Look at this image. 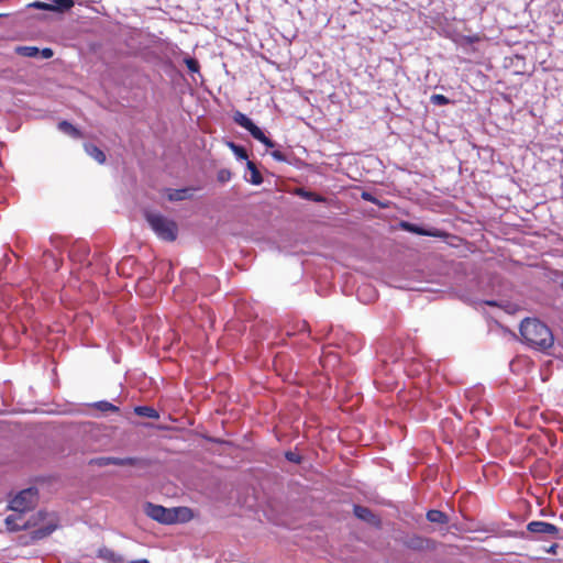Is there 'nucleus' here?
I'll return each mask as SVG.
<instances>
[{
    "label": "nucleus",
    "mask_w": 563,
    "mask_h": 563,
    "mask_svg": "<svg viewBox=\"0 0 563 563\" xmlns=\"http://www.w3.org/2000/svg\"><path fill=\"white\" fill-rule=\"evenodd\" d=\"M21 515H10L5 518V527L9 531H20L31 528H36L31 532L32 540H41L53 533L58 526V519L55 514L46 511H38L35 516L24 521L22 525L18 523Z\"/></svg>",
    "instance_id": "f257e3e1"
},
{
    "label": "nucleus",
    "mask_w": 563,
    "mask_h": 563,
    "mask_svg": "<svg viewBox=\"0 0 563 563\" xmlns=\"http://www.w3.org/2000/svg\"><path fill=\"white\" fill-rule=\"evenodd\" d=\"M520 334L527 344L538 350H547L554 342L550 328L538 319H525L520 324Z\"/></svg>",
    "instance_id": "f03ea898"
},
{
    "label": "nucleus",
    "mask_w": 563,
    "mask_h": 563,
    "mask_svg": "<svg viewBox=\"0 0 563 563\" xmlns=\"http://www.w3.org/2000/svg\"><path fill=\"white\" fill-rule=\"evenodd\" d=\"M144 217L161 240L174 242L177 239L178 225L174 220L152 211H146Z\"/></svg>",
    "instance_id": "7ed1b4c3"
},
{
    "label": "nucleus",
    "mask_w": 563,
    "mask_h": 563,
    "mask_svg": "<svg viewBox=\"0 0 563 563\" xmlns=\"http://www.w3.org/2000/svg\"><path fill=\"white\" fill-rule=\"evenodd\" d=\"M187 508H165L161 505H154L147 503L145 505V514L153 520L164 523L172 525L179 520L180 514H187Z\"/></svg>",
    "instance_id": "20e7f679"
},
{
    "label": "nucleus",
    "mask_w": 563,
    "mask_h": 563,
    "mask_svg": "<svg viewBox=\"0 0 563 563\" xmlns=\"http://www.w3.org/2000/svg\"><path fill=\"white\" fill-rule=\"evenodd\" d=\"M36 503L37 489L30 487L21 490L18 495H15V497L10 501L9 508L15 512L23 514L33 509Z\"/></svg>",
    "instance_id": "39448f33"
},
{
    "label": "nucleus",
    "mask_w": 563,
    "mask_h": 563,
    "mask_svg": "<svg viewBox=\"0 0 563 563\" xmlns=\"http://www.w3.org/2000/svg\"><path fill=\"white\" fill-rule=\"evenodd\" d=\"M233 121L244 128L245 130H247L250 132V134L255 139L257 140L258 142L263 143L266 147H274L275 146V143L268 139L264 132L249 118L246 117L244 113L240 112V111H236L234 114H233Z\"/></svg>",
    "instance_id": "423d86ee"
},
{
    "label": "nucleus",
    "mask_w": 563,
    "mask_h": 563,
    "mask_svg": "<svg viewBox=\"0 0 563 563\" xmlns=\"http://www.w3.org/2000/svg\"><path fill=\"white\" fill-rule=\"evenodd\" d=\"M52 3H46L42 1H34L30 3L27 7L38 10H45V11H67L74 7L73 0H52Z\"/></svg>",
    "instance_id": "0eeeda50"
},
{
    "label": "nucleus",
    "mask_w": 563,
    "mask_h": 563,
    "mask_svg": "<svg viewBox=\"0 0 563 563\" xmlns=\"http://www.w3.org/2000/svg\"><path fill=\"white\" fill-rule=\"evenodd\" d=\"M401 227L406 231L415 233V234H418V235L432 236V238H445V236H448V233L442 231V230H439V229H424L422 227H419V225H417L415 223H410V222H402Z\"/></svg>",
    "instance_id": "6e6552de"
},
{
    "label": "nucleus",
    "mask_w": 563,
    "mask_h": 563,
    "mask_svg": "<svg viewBox=\"0 0 563 563\" xmlns=\"http://www.w3.org/2000/svg\"><path fill=\"white\" fill-rule=\"evenodd\" d=\"M353 512L355 517L375 526L376 528H379L382 526L380 518L367 507L355 505L353 508Z\"/></svg>",
    "instance_id": "1a4fd4ad"
},
{
    "label": "nucleus",
    "mask_w": 563,
    "mask_h": 563,
    "mask_svg": "<svg viewBox=\"0 0 563 563\" xmlns=\"http://www.w3.org/2000/svg\"><path fill=\"white\" fill-rule=\"evenodd\" d=\"M528 531L540 534L558 536L559 528L545 521H531L527 526Z\"/></svg>",
    "instance_id": "9d476101"
},
{
    "label": "nucleus",
    "mask_w": 563,
    "mask_h": 563,
    "mask_svg": "<svg viewBox=\"0 0 563 563\" xmlns=\"http://www.w3.org/2000/svg\"><path fill=\"white\" fill-rule=\"evenodd\" d=\"M429 539L413 534L404 541V545L408 549L421 551L428 548Z\"/></svg>",
    "instance_id": "9b49d317"
},
{
    "label": "nucleus",
    "mask_w": 563,
    "mask_h": 563,
    "mask_svg": "<svg viewBox=\"0 0 563 563\" xmlns=\"http://www.w3.org/2000/svg\"><path fill=\"white\" fill-rule=\"evenodd\" d=\"M85 151L86 153L92 157L96 162H98L99 164H103L106 163V154L104 152L99 148L98 146H96L95 144H91V143H87L85 144Z\"/></svg>",
    "instance_id": "f8f14e48"
},
{
    "label": "nucleus",
    "mask_w": 563,
    "mask_h": 563,
    "mask_svg": "<svg viewBox=\"0 0 563 563\" xmlns=\"http://www.w3.org/2000/svg\"><path fill=\"white\" fill-rule=\"evenodd\" d=\"M98 558L103 559L111 563H123L124 559L121 554L115 553L109 548H102L98 551Z\"/></svg>",
    "instance_id": "ddd939ff"
},
{
    "label": "nucleus",
    "mask_w": 563,
    "mask_h": 563,
    "mask_svg": "<svg viewBox=\"0 0 563 563\" xmlns=\"http://www.w3.org/2000/svg\"><path fill=\"white\" fill-rule=\"evenodd\" d=\"M426 517H427V520L432 523L446 525L449 522L448 515L438 509L429 510L427 512Z\"/></svg>",
    "instance_id": "4468645a"
},
{
    "label": "nucleus",
    "mask_w": 563,
    "mask_h": 563,
    "mask_svg": "<svg viewBox=\"0 0 563 563\" xmlns=\"http://www.w3.org/2000/svg\"><path fill=\"white\" fill-rule=\"evenodd\" d=\"M134 413L140 417H145L150 419H158L159 413L156 409L150 406H136L134 408Z\"/></svg>",
    "instance_id": "2eb2a0df"
},
{
    "label": "nucleus",
    "mask_w": 563,
    "mask_h": 563,
    "mask_svg": "<svg viewBox=\"0 0 563 563\" xmlns=\"http://www.w3.org/2000/svg\"><path fill=\"white\" fill-rule=\"evenodd\" d=\"M246 167L251 173V177L247 180L253 185H261L263 183V177L256 165L252 161H247Z\"/></svg>",
    "instance_id": "dca6fc26"
},
{
    "label": "nucleus",
    "mask_w": 563,
    "mask_h": 563,
    "mask_svg": "<svg viewBox=\"0 0 563 563\" xmlns=\"http://www.w3.org/2000/svg\"><path fill=\"white\" fill-rule=\"evenodd\" d=\"M58 129L62 132L73 136L75 139L81 137V132L77 128H75L71 123H69L68 121H60L58 123Z\"/></svg>",
    "instance_id": "f3484780"
},
{
    "label": "nucleus",
    "mask_w": 563,
    "mask_h": 563,
    "mask_svg": "<svg viewBox=\"0 0 563 563\" xmlns=\"http://www.w3.org/2000/svg\"><path fill=\"white\" fill-rule=\"evenodd\" d=\"M141 462L137 457H113L110 456V464L119 465V466H136Z\"/></svg>",
    "instance_id": "a211bd4d"
},
{
    "label": "nucleus",
    "mask_w": 563,
    "mask_h": 563,
    "mask_svg": "<svg viewBox=\"0 0 563 563\" xmlns=\"http://www.w3.org/2000/svg\"><path fill=\"white\" fill-rule=\"evenodd\" d=\"M15 52L24 57H36L40 54V48L36 46H18Z\"/></svg>",
    "instance_id": "6ab92c4d"
},
{
    "label": "nucleus",
    "mask_w": 563,
    "mask_h": 563,
    "mask_svg": "<svg viewBox=\"0 0 563 563\" xmlns=\"http://www.w3.org/2000/svg\"><path fill=\"white\" fill-rule=\"evenodd\" d=\"M93 408H96L102 412H106V411L119 412V410H120L119 407H117L113 404L106 401V400L95 402Z\"/></svg>",
    "instance_id": "aec40b11"
},
{
    "label": "nucleus",
    "mask_w": 563,
    "mask_h": 563,
    "mask_svg": "<svg viewBox=\"0 0 563 563\" xmlns=\"http://www.w3.org/2000/svg\"><path fill=\"white\" fill-rule=\"evenodd\" d=\"M301 197L316 201V202H324L325 198L319 194H316L313 191H306L303 189H300L298 192Z\"/></svg>",
    "instance_id": "412c9836"
},
{
    "label": "nucleus",
    "mask_w": 563,
    "mask_h": 563,
    "mask_svg": "<svg viewBox=\"0 0 563 563\" xmlns=\"http://www.w3.org/2000/svg\"><path fill=\"white\" fill-rule=\"evenodd\" d=\"M229 146L233 151V153L235 154V156L238 158H240V159H247L249 158L247 152H246V150L243 146L236 145L233 142H230Z\"/></svg>",
    "instance_id": "4be33fe9"
},
{
    "label": "nucleus",
    "mask_w": 563,
    "mask_h": 563,
    "mask_svg": "<svg viewBox=\"0 0 563 563\" xmlns=\"http://www.w3.org/2000/svg\"><path fill=\"white\" fill-rule=\"evenodd\" d=\"M365 292H368V294H369V296H368V301H369V300H373V299H375V298H376V292H375V290L372 288V286H371V285H363V286H361V287L357 289V297H358L360 299H363V295H364Z\"/></svg>",
    "instance_id": "5701e85b"
},
{
    "label": "nucleus",
    "mask_w": 563,
    "mask_h": 563,
    "mask_svg": "<svg viewBox=\"0 0 563 563\" xmlns=\"http://www.w3.org/2000/svg\"><path fill=\"white\" fill-rule=\"evenodd\" d=\"M187 68L189 71L191 73H199L200 70V65H199V62L196 59V58H192V57H186L184 59Z\"/></svg>",
    "instance_id": "b1692460"
},
{
    "label": "nucleus",
    "mask_w": 563,
    "mask_h": 563,
    "mask_svg": "<svg viewBox=\"0 0 563 563\" xmlns=\"http://www.w3.org/2000/svg\"><path fill=\"white\" fill-rule=\"evenodd\" d=\"M430 100L433 104H438V106H445V104L450 103L449 98L445 97L444 95H432Z\"/></svg>",
    "instance_id": "393cba45"
},
{
    "label": "nucleus",
    "mask_w": 563,
    "mask_h": 563,
    "mask_svg": "<svg viewBox=\"0 0 563 563\" xmlns=\"http://www.w3.org/2000/svg\"><path fill=\"white\" fill-rule=\"evenodd\" d=\"M232 177V174L229 169L227 168H223V169H220L217 174V179L220 181V183H227L231 179Z\"/></svg>",
    "instance_id": "a878e982"
},
{
    "label": "nucleus",
    "mask_w": 563,
    "mask_h": 563,
    "mask_svg": "<svg viewBox=\"0 0 563 563\" xmlns=\"http://www.w3.org/2000/svg\"><path fill=\"white\" fill-rule=\"evenodd\" d=\"M91 463L98 466H107L110 465V456H101L91 461Z\"/></svg>",
    "instance_id": "bb28decb"
},
{
    "label": "nucleus",
    "mask_w": 563,
    "mask_h": 563,
    "mask_svg": "<svg viewBox=\"0 0 563 563\" xmlns=\"http://www.w3.org/2000/svg\"><path fill=\"white\" fill-rule=\"evenodd\" d=\"M187 189L176 190L174 195L169 196L170 200H181L186 198Z\"/></svg>",
    "instance_id": "cd10ccee"
},
{
    "label": "nucleus",
    "mask_w": 563,
    "mask_h": 563,
    "mask_svg": "<svg viewBox=\"0 0 563 563\" xmlns=\"http://www.w3.org/2000/svg\"><path fill=\"white\" fill-rule=\"evenodd\" d=\"M38 55H41V57L44 58V59H48V58L53 57L54 52H53L52 48L45 47L43 49H40V54Z\"/></svg>",
    "instance_id": "c85d7f7f"
},
{
    "label": "nucleus",
    "mask_w": 563,
    "mask_h": 563,
    "mask_svg": "<svg viewBox=\"0 0 563 563\" xmlns=\"http://www.w3.org/2000/svg\"><path fill=\"white\" fill-rule=\"evenodd\" d=\"M272 157L278 162H286L287 161V157L286 155L280 152V151H273L272 152Z\"/></svg>",
    "instance_id": "c756f323"
},
{
    "label": "nucleus",
    "mask_w": 563,
    "mask_h": 563,
    "mask_svg": "<svg viewBox=\"0 0 563 563\" xmlns=\"http://www.w3.org/2000/svg\"><path fill=\"white\" fill-rule=\"evenodd\" d=\"M362 198H363L364 200H366V201H371V202H375V201H376V199L373 197V195H372V194H369V192H366V191H364V192L362 194Z\"/></svg>",
    "instance_id": "7c9ffc66"
},
{
    "label": "nucleus",
    "mask_w": 563,
    "mask_h": 563,
    "mask_svg": "<svg viewBox=\"0 0 563 563\" xmlns=\"http://www.w3.org/2000/svg\"><path fill=\"white\" fill-rule=\"evenodd\" d=\"M286 457H287L289 461L298 462V460L295 457V454H294V453H287V454H286Z\"/></svg>",
    "instance_id": "2f4dec72"
},
{
    "label": "nucleus",
    "mask_w": 563,
    "mask_h": 563,
    "mask_svg": "<svg viewBox=\"0 0 563 563\" xmlns=\"http://www.w3.org/2000/svg\"><path fill=\"white\" fill-rule=\"evenodd\" d=\"M558 549V544H552L547 551L549 553H555Z\"/></svg>",
    "instance_id": "473e14b6"
},
{
    "label": "nucleus",
    "mask_w": 563,
    "mask_h": 563,
    "mask_svg": "<svg viewBox=\"0 0 563 563\" xmlns=\"http://www.w3.org/2000/svg\"><path fill=\"white\" fill-rule=\"evenodd\" d=\"M130 563H150L146 559L131 561Z\"/></svg>",
    "instance_id": "72a5a7b5"
},
{
    "label": "nucleus",
    "mask_w": 563,
    "mask_h": 563,
    "mask_svg": "<svg viewBox=\"0 0 563 563\" xmlns=\"http://www.w3.org/2000/svg\"><path fill=\"white\" fill-rule=\"evenodd\" d=\"M486 303L489 305V306H495L496 305L495 301H486Z\"/></svg>",
    "instance_id": "f704fd0d"
}]
</instances>
